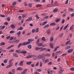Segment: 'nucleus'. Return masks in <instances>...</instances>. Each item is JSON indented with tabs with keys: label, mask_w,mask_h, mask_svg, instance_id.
<instances>
[{
	"label": "nucleus",
	"mask_w": 74,
	"mask_h": 74,
	"mask_svg": "<svg viewBox=\"0 0 74 74\" xmlns=\"http://www.w3.org/2000/svg\"><path fill=\"white\" fill-rule=\"evenodd\" d=\"M13 60H14V59H12L9 60V64L8 65L6 66L7 69H8V68H10V67L12 66V61Z\"/></svg>",
	"instance_id": "f257e3e1"
},
{
	"label": "nucleus",
	"mask_w": 74,
	"mask_h": 74,
	"mask_svg": "<svg viewBox=\"0 0 74 74\" xmlns=\"http://www.w3.org/2000/svg\"><path fill=\"white\" fill-rule=\"evenodd\" d=\"M23 62H24V61L22 60L20 62V64H18V65H19L20 66H23Z\"/></svg>",
	"instance_id": "f03ea898"
},
{
	"label": "nucleus",
	"mask_w": 74,
	"mask_h": 74,
	"mask_svg": "<svg viewBox=\"0 0 74 74\" xmlns=\"http://www.w3.org/2000/svg\"><path fill=\"white\" fill-rule=\"evenodd\" d=\"M26 71H27V69H25L23 72H21V73L22 74H26Z\"/></svg>",
	"instance_id": "7ed1b4c3"
},
{
	"label": "nucleus",
	"mask_w": 74,
	"mask_h": 74,
	"mask_svg": "<svg viewBox=\"0 0 74 74\" xmlns=\"http://www.w3.org/2000/svg\"><path fill=\"white\" fill-rule=\"evenodd\" d=\"M47 33L48 35H49L51 34V30L50 29H49L47 31Z\"/></svg>",
	"instance_id": "20e7f679"
},
{
	"label": "nucleus",
	"mask_w": 74,
	"mask_h": 74,
	"mask_svg": "<svg viewBox=\"0 0 74 74\" xmlns=\"http://www.w3.org/2000/svg\"><path fill=\"white\" fill-rule=\"evenodd\" d=\"M27 51H22L21 52V53L25 54L26 53H27Z\"/></svg>",
	"instance_id": "39448f33"
},
{
	"label": "nucleus",
	"mask_w": 74,
	"mask_h": 74,
	"mask_svg": "<svg viewBox=\"0 0 74 74\" xmlns=\"http://www.w3.org/2000/svg\"><path fill=\"white\" fill-rule=\"evenodd\" d=\"M46 48H42L41 47L40 49V51L41 52V51H45L46 49Z\"/></svg>",
	"instance_id": "423d86ee"
},
{
	"label": "nucleus",
	"mask_w": 74,
	"mask_h": 74,
	"mask_svg": "<svg viewBox=\"0 0 74 74\" xmlns=\"http://www.w3.org/2000/svg\"><path fill=\"white\" fill-rule=\"evenodd\" d=\"M32 18H29L28 19H27L25 21L26 22L28 21H31L32 20Z\"/></svg>",
	"instance_id": "0eeeda50"
},
{
	"label": "nucleus",
	"mask_w": 74,
	"mask_h": 74,
	"mask_svg": "<svg viewBox=\"0 0 74 74\" xmlns=\"http://www.w3.org/2000/svg\"><path fill=\"white\" fill-rule=\"evenodd\" d=\"M14 42H15L17 44L18 43V42H19L20 41V40L19 39H17L16 40H14Z\"/></svg>",
	"instance_id": "6e6552de"
},
{
	"label": "nucleus",
	"mask_w": 74,
	"mask_h": 74,
	"mask_svg": "<svg viewBox=\"0 0 74 74\" xmlns=\"http://www.w3.org/2000/svg\"><path fill=\"white\" fill-rule=\"evenodd\" d=\"M58 9L57 8H55L53 10V12H58Z\"/></svg>",
	"instance_id": "1a4fd4ad"
},
{
	"label": "nucleus",
	"mask_w": 74,
	"mask_h": 74,
	"mask_svg": "<svg viewBox=\"0 0 74 74\" xmlns=\"http://www.w3.org/2000/svg\"><path fill=\"white\" fill-rule=\"evenodd\" d=\"M49 44H50V48H53V43H50Z\"/></svg>",
	"instance_id": "9d476101"
},
{
	"label": "nucleus",
	"mask_w": 74,
	"mask_h": 74,
	"mask_svg": "<svg viewBox=\"0 0 74 74\" xmlns=\"http://www.w3.org/2000/svg\"><path fill=\"white\" fill-rule=\"evenodd\" d=\"M32 63V61L27 62H26V64H28V65H30Z\"/></svg>",
	"instance_id": "9b49d317"
},
{
	"label": "nucleus",
	"mask_w": 74,
	"mask_h": 74,
	"mask_svg": "<svg viewBox=\"0 0 74 74\" xmlns=\"http://www.w3.org/2000/svg\"><path fill=\"white\" fill-rule=\"evenodd\" d=\"M41 47H36L35 48V50L36 51H39L40 49H41Z\"/></svg>",
	"instance_id": "f8f14e48"
},
{
	"label": "nucleus",
	"mask_w": 74,
	"mask_h": 74,
	"mask_svg": "<svg viewBox=\"0 0 74 74\" xmlns=\"http://www.w3.org/2000/svg\"><path fill=\"white\" fill-rule=\"evenodd\" d=\"M73 49H69L68 51V53H71V52H73Z\"/></svg>",
	"instance_id": "ddd939ff"
},
{
	"label": "nucleus",
	"mask_w": 74,
	"mask_h": 74,
	"mask_svg": "<svg viewBox=\"0 0 74 74\" xmlns=\"http://www.w3.org/2000/svg\"><path fill=\"white\" fill-rule=\"evenodd\" d=\"M49 26V24H47L44 27L43 29H45V28H48V27Z\"/></svg>",
	"instance_id": "4468645a"
},
{
	"label": "nucleus",
	"mask_w": 74,
	"mask_h": 74,
	"mask_svg": "<svg viewBox=\"0 0 74 74\" xmlns=\"http://www.w3.org/2000/svg\"><path fill=\"white\" fill-rule=\"evenodd\" d=\"M13 55L14 57H16V58H18V55L17 53H14Z\"/></svg>",
	"instance_id": "2eb2a0df"
},
{
	"label": "nucleus",
	"mask_w": 74,
	"mask_h": 74,
	"mask_svg": "<svg viewBox=\"0 0 74 74\" xmlns=\"http://www.w3.org/2000/svg\"><path fill=\"white\" fill-rule=\"evenodd\" d=\"M42 58H43V56H42L41 55H40L37 57V59H41Z\"/></svg>",
	"instance_id": "dca6fc26"
},
{
	"label": "nucleus",
	"mask_w": 74,
	"mask_h": 74,
	"mask_svg": "<svg viewBox=\"0 0 74 74\" xmlns=\"http://www.w3.org/2000/svg\"><path fill=\"white\" fill-rule=\"evenodd\" d=\"M64 71V70L62 69H60L59 71V74H62V72Z\"/></svg>",
	"instance_id": "f3484780"
},
{
	"label": "nucleus",
	"mask_w": 74,
	"mask_h": 74,
	"mask_svg": "<svg viewBox=\"0 0 74 74\" xmlns=\"http://www.w3.org/2000/svg\"><path fill=\"white\" fill-rule=\"evenodd\" d=\"M28 42H31V41H34V39L33 38L29 39L28 40Z\"/></svg>",
	"instance_id": "a211bd4d"
},
{
	"label": "nucleus",
	"mask_w": 74,
	"mask_h": 74,
	"mask_svg": "<svg viewBox=\"0 0 74 74\" xmlns=\"http://www.w3.org/2000/svg\"><path fill=\"white\" fill-rule=\"evenodd\" d=\"M5 45V42H1V43H0V46H2L3 45Z\"/></svg>",
	"instance_id": "6ab92c4d"
},
{
	"label": "nucleus",
	"mask_w": 74,
	"mask_h": 74,
	"mask_svg": "<svg viewBox=\"0 0 74 74\" xmlns=\"http://www.w3.org/2000/svg\"><path fill=\"white\" fill-rule=\"evenodd\" d=\"M17 70H20V71H21L23 70V68L21 67H19L17 69Z\"/></svg>",
	"instance_id": "aec40b11"
},
{
	"label": "nucleus",
	"mask_w": 74,
	"mask_h": 74,
	"mask_svg": "<svg viewBox=\"0 0 74 74\" xmlns=\"http://www.w3.org/2000/svg\"><path fill=\"white\" fill-rule=\"evenodd\" d=\"M40 39L39 38H38L36 40V43L37 44H39L40 43Z\"/></svg>",
	"instance_id": "412c9836"
},
{
	"label": "nucleus",
	"mask_w": 74,
	"mask_h": 74,
	"mask_svg": "<svg viewBox=\"0 0 74 74\" xmlns=\"http://www.w3.org/2000/svg\"><path fill=\"white\" fill-rule=\"evenodd\" d=\"M11 28L12 29H14V28H15V26L14 25V24H12L10 26Z\"/></svg>",
	"instance_id": "4be33fe9"
},
{
	"label": "nucleus",
	"mask_w": 74,
	"mask_h": 74,
	"mask_svg": "<svg viewBox=\"0 0 74 74\" xmlns=\"http://www.w3.org/2000/svg\"><path fill=\"white\" fill-rule=\"evenodd\" d=\"M60 21V18H58L55 20V22H56L57 23L59 22V21Z\"/></svg>",
	"instance_id": "5701e85b"
},
{
	"label": "nucleus",
	"mask_w": 74,
	"mask_h": 74,
	"mask_svg": "<svg viewBox=\"0 0 74 74\" xmlns=\"http://www.w3.org/2000/svg\"><path fill=\"white\" fill-rule=\"evenodd\" d=\"M56 25V24L55 23H51L50 24V26H55Z\"/></svg>",
	"instance_id": "b1692460"
},
{
	"label": "nucleus",
	"mask_w": 74,
	"mask_h": 74,
	"mask_svg": "<svg viewBox=\"0 0 74 74\" xmlns=\"http://www.w3.org/2000/svg\"><path fill=\"white\" fill-rule=\"evenodd\" d=\"M27 15L26 14H23L22 16V18H25L27 16Z\"/></svg>",
	"instance_id": "393cba45"
},
{
	"label": "nucleus",
	"mask_w": 74,
	"mask_h": 74,
	"mask_svg": "<svg viewBox=\"0 0 74 74\" xmlns=\"http://www.w3.org/2000/svg\"><path fill=\"white\" fill-rule=\"evenodd\" d=\"M15 31L11 30L10 32V34H13L15 33Z\"/></svg>",
	"instance_id": "a878e982"
},
{
	"label": "nucleus",
	"mask_w": 74,
	"mask_h": 74,
	"mask_svg": "<svg viewBox=\"0 0 74 74\" xmlns=\"http://www.w3.org/2000/svg\"><path fill=\"white\" fill-rule=\"evenodd\" d=\"M63 36V34L61 33L58 36V37H59V38H60V37H62V36Z\"/></svg>",
	"instance_id": "bb28decb"
},
{
	"label": "nucleus",
	"mask_w": 74,
	"mask_h": 74,
	"mask_svg": "<svg viewBox=\"0 0 74 74\" xmlns=\"http://www.w3.org/2000/svg\"><path fill=\"white\" fill-rule=\"evenodd\" d=\"M27 47L29 49H31L32 48V45H29L27 46Z\"/></svg>",
	"instance_id": "cd10ccee"
},
{
	"label": "nucleus",
	"mask_w": 74,
	"mask_h": 74,
	"mask_svg": "<svg viewBox=\"0 0 74 74\" xmlns=\"http://www.w3.org/2000/svg\"><path fill=\"white\" fill-rule=\"evenodd\" d=\"M59 48V46H57V47H56L53 50L54 52L56 51L57 49H58V48Z\"/></svg>",
	"instance_id": "c85d7f7f"
},
{
	"label": "nucleus",
	"mask_w": 74,
	"mask_h": 74,
	"mask_svg": "<svg viewBox=\"0 0 74 74\" xmlns=\"http://www.w3.org/2000/svg\"><path fill=\"white\" fill-rule=\"evenodd\" d=\"M0 28L1 29H4L5 28V26H0Z\"/></svg>",
	"instance_id": "c756f323"
},
{
	"label": "nucleus",
	"mask_w": 74,
	"mask_h": 74,
	"mask_svg": "<svg viewBox=\"0 0 74 74\" xmlns=\"http://www.w3.org/2000/svg\"><path fill=\"white\" fill-rule=\"evenodd\" d=\"M68 26H69V24H68L66 26H65L64 27L63 30H65L66 29V28H67V27H68Z\"/></svg>",
	"instance_id": "7c9ffc66"
},
{
	"label": "nucleus",
	"mask_w": 74,
	"mask_h": 74,
	"mask_svg": "<svg viewBox=\"0 0 74 74\" xmlns=\"http://www.w3.org/2000/svg\"><path fill=\"white\" fill-rule=\"evenodd\" d=\"M69 42H70V40H69L68 41H67L66 42V43H65V45H67L69 44Z\"/></svg>",
	"instance_id": "2f4dec72"
},
{
	"label": "nucleus",
	"mask_w": 74,
	"mask_h": 74,
	"mask_svg": "<svg viewBox=\"0 0 74 74\" xmlns=\"http://www.w3.org/2000/svg\"><path fill=\"white\" fill-rule=\"evenodd\" d=\"M71 48V47L70 46H68L67 47L65 48V49H68Z\"/></svg>",
	"instance_id": "473e14b6"
},
{
	"label": "nucleus",
	"mask_w": 74,
	"mask_h": 74,
	"mask_svg": "<svg viewBox=\"0 0 74 74\" xmlns=\"http://www.w3.org/2000/svg\"><path fill=\"white\" fill-rule=\"evenodd\" d=\"M65 22V20H64V19H62V21L61 22L62 24H63V23H64Z\"/></svg>",
	"instance_id": "72a5a7b5"
},
{
	"label": "nucleus",
	"mask_w": 74,
	"mask_h": 74,
	"mask_svg": "<svg viewBox=\"0 0 74 74\" xmlns=\"http://www.w3.org/2000/svg\"><path fill=\"white\" fill-rule=\"evenodd\" d=\"M15 69H12V74H14L15 73Z\"/></svg>",
	"instance_id": "f704fd0d"
},
{
	"label": "nucleus",
	"mask_w": 74,
	"mask_h": 74,
	"mask_svg": "<svg viewBox=\"0 0 74 74\" xmlns=\"http://www.w3.org/2000/svg\"><path fill=\"white\" fill-rule=\"evenodd\" d=\"M42 45H43V44L42 43H39L38 45V47H41V46H42Z\"/></svg>",
	"instance_id": "c9c22d12"
},
{
	"label": "nucleus",
	"mask_w": 74,
	"mask_h": 74,
	"mask_svg": "<svg viewBox=\"0 0 74 74\" xmlns=\"http://www.w3.org/2000/svg\"><path fill=\"white\" fill-rule=\"evenodd\" d=\"M50 55L51 54H50V53H48L45 55V56H50Z\"/></svg>",
	"instance_id": "e433bc0d"
},
{
	"label": "nucleus",
	"mask_w": 74,
	"mask_h": 74,
	"mask_svg": "<svg viewBox=\"0 0 74 74\" xmlns=\"http://www.w3.org/2000/svg\"><path fill=\"white\" fill-rule=\"evenodd\" d=\"M47 21H45L43 23L42 25L43 26L44 25H46V24H47Z\"/></svg>",
	"instance_id": "4c0bfd02"
},
{
	"label": "nucleus",
	"mask_w": 74,
	"mask_h": 74,
	"mask_svg": "<svg viewBox=\"0 0 74 74\" xmlns=\"http://www.w3.org/2000/svg\"><path fill=\"white\" fill-rule=\"evenodd\" d=\"M68 11H69L70 12H73V9L72 8H69L68 9Z\"/></svg>",
	"instance_id": "58836bf2"
},
{
	"label": "nucleus",
	"mask_w": 74,
	"mask_h": 74,
	"mask_svg": "<svg viewBox=\"0 0 74 74\" xmlns=\"http://www.w3.org/2000/svg\"><path fill=\"white\" fill-rule=\"evenodd\" d=\"M7 61H8L7 59H6L4 60L3 62L5 63H7Z\"/></svg>",
	"instance_id": "ea45409f"
},
{
	"label": "nucleus",
	"mask_w": 74,
	"mask_h": 74,
	"mask_svg": "<svg viewBox=\"0 0 74 74\" xmlns=\"http://www.w3.org/2000/svg\"><path fill=\"white\" fill-rule=\"evenodd\" d=\"M21 45H22V43H20L19 44V45H18V48H20V47H21Z\"/></svg>",
	"instance_id": "a19ab883"
},
{
	"label": "nucleus",
	"mask_w": 74,
	"mask_h": 74,
	"mask_svg": "<svg viewBox=\"0 0 74 74\" xmlns=\"http://www.w3.org/2000/svg\"><path fill=\"white\" fill-rule=\"evenodd\" d=\"M74 28V27H73V25H72L71 27L70 28V30H71L73 29Z\"/></svg>",
	"instance_id": "79ce46f5"
},
{
	"label": "nucleus",
	"mask_w": 74,
	"mask_h": 74,
	"mask_svg": "<svg viewBox=\"0 0 74 74\" xmlns=\"http://www.w3.org/2000/svg\"><path fill=\"white\" fill-rule=\"evenodd\" d=\"M41 4H37L36 5V7H41Z\"/></svg>",
	"instance_id": "37998d69"
},
{
	"label": "nucleus",
	"mask_w": 74,
	"mask_h": 74,
	"mask_svg": "<svg viewBox=\"0 0 74 74\" xmlns=\"http://www.w3.org/2000/svg\"><path fill=\"white\" fill-rule=\"evenodd\" d=\"M16 4V2H14L12 3L13 5H15Z\"/></svg>",
	"instance_id": "c03bdc74"
},
{
	"label": "nucleus",
	"mask_w": 74,
	"mask_h": 74,
	"mask_svg": "<svg viewBox=\"0 0 74 74\" xmlns=\"http://www.w3.org/2000/svg\"><path fill=\"white\" fill-rule=\"evenodd\" d=\"M16 52H17V53H21L20 51V50H16Z\"/></svg>",
	"instance_id": "a18cd8bd"
},
{
	"label": "nucleus",
	"mask_w": 74,
	"mask_h": 74,
	"mask_svg": "<svg viewBox=\"0 0 74 74\" xmlns=\"http://www.w3.org/2000/svg\"><path fill=\"white\" fill-rule=\"evenodd\" d=\"M29 8H31L32 7V4L30 3L29 4Z\"/></svg>",
	"instance_id": "49530a36"
},
{
	"label": "nucleus",
	"mask_w": 74,
	"mask_h": 74,
	"mask_svg": "<svg viewBox=\"0 0 74 74\" xmlns=\"http://www.w3.org/2000/svg\"><path fill=\"white\" fill-rule=\"evenodd\" d=\"M7 20L8 22H10V18L9 17H7Z\"/></svg>",
	"instance_id": "de8ad7c7"
},
{
	"label": "nucleus",
	"mask_w": 74,
	"mask_h": 74,
	"mask_svg": "<svg viewBox=\"0 0 74 74\" xmlns=\"http://www.w3.org/2000/svg\"><path fill=\"white\" fill-rule=\"evenodd\" d=\"M23 29V27H20L18 29V30H22Z\"/></svg>",
	"instance_id": "09e8293b"
},
{
	"label": "nucleus",
	"mask_w": 74,
	"mask_h": 74,
	"mask_svg": "<svg viewBox=\"0 0 74 74\" xmlns=\"http://www.w3.org/2000/svg\"><path fill=\"white\" fill-rule=\"evenodd\" d=\"M13 38H14L13 37H11L9 39V40H10V41H12V40H13Z\"/></svg>",
	"instance_id": "8fccbe9b"
},
{
	"label": "nucleus",
	"mask_w": 74,
	"mask_h": 74,
	"mask_svg": "<svg viewBox=\"0 0 74 74\" xmlns=\"http://www.w3.org/2000/svg\"><path fill=\"white\" fill-rule=\"evenodd\" d=\"M67 55V53H64V54H62V57H64V56H66V55Z\"/></svg>",
	"instance_id": "3c124183"
},
{
	"label": "nucleus",
	"mask_w": 74,
	"mask_h": 74,
	"mask_svg": "<svg viewBox=\"0 0 74 74\" xmlns=\"http://www.w3.org/2000/svg\"><path fill=\"white\" fill-rule=\"evenodd\" d=\"M70 70L71 71H74V68L73 67L72 68H71L70 69Z\"/></svg>",
	"instance_id": "603ef678"
},
{
	"label": "nucleus",
	"mask_w": 74,
	"mask_h": 74,
	"mask_svg": "<svg viewBox=\"0 0 74 74\" xmlns=\"http://www.w3.org/2000/svg\"><path fill=\"white\" fill-rule=\"evenodd\" d=\"M42 41H45V37H42Z\"/></svg>",
	"instance_id": "864d4df0"
},
{
	"label": "nucleus",
	"mask_w": 74,
	"mask_h": 74,
	"mask_svg": "<svg viewBox=\"0 0 74 74\" xmlns=\"http://www.w3.org/2000/svg\"><path fill=\"white\" fill-rule=\"evenodd\" d=\"M49 61V60H48L47 59L46 60H45V63H47Z\"/></svg>",
	"instance_id": "5fc2aeb1"
},
{
	"label": "nucleus",
	"mask_w": 74,
	"mask_h": 74,
	"mask_svg": "<svg viewBox=\"0 0 74 74\" xmlns=\"http://www.w3.org/2000/svg\"><path fill=\"white\" fill-rule=\"evenodd\" d=\"M22 45H26V43H25V42H23L22 43Z\"/></svg>",
	"instance_id": "6e6d98bb"
},
{
	"label": "nucleus",
	"mask_w": 74,
	"mask_h": 74,
	"mask_svg": "<svg viewBox=\"0 0 74 74\" xmlns=\"http://www.w3.org/2000/svg\"><path fill=\"white\" fill-rule=\"evenodd\" d=\"M35 32H36V31L35 30V29H33L32 30V33H35Z\"/></svg>",
	"instance_id": "4d7b16f0"
},
{
	"label": "nucleus",
	"mask_w": 74,
	"mask_h": 74,
	"mask_svg": "<svg viewBox=\"0 0 74 74\" xmlns=\"http://www.w3.org/2000/svg\"><path fill=\"white\" fill-rule=\"evenodd\" d=\"M26 58H27V59L31 58H32V56H27Z\"/></svg>",
	"instance_id": "13d9d810"
},
{
	"label": "nucleus",
	"mask_w": 74,
	"mask_h": 74,
	"mask_svg": "<svg viewBox=\"0 0 74 74\" xmlns=\"http://www.w3.org/2000/svg\"><path fill=\"white\" fill-rule=\"evenodd\" d=\"M39 32V31H38V28H37L36 29V33H38Z\"/></svg>",
	"instance_id": "bf43d9fd"
},
{
	"label": "nucleus",
	"mask_w": 74,
	"mask_h": 74,
	"mask_svg": "<svg viewBox=\"0 0 74 74\" xmlns=\"http://www.w3.org/2000/svg\"><path fill=\"white\" fill-rule=\"evenodd\" d=\"M9 43H14V40L11 41H9Z\"/></svg>",
	"instance_id": "052dcab7"
},
{
	"label": "nucleus",
	"mask_w": 74,
	"mask_h": 74,
	"mask_svg": "<svg viewBox=\"0 0 74 74\" xmlns=\"http://www.w3.org/2000/svg\"><path fill=\"white\" fill-rule=\"evenodd\" d=\"M35 64H32L31 65V67H34Z\"/></svg>",
	"instance_id": "680f3d73"
},
{
	"label": "nucleus",
	"mask_w": 74,
	"mask_h": 74,
	"mask_svg": "<svg viewBox=\"0 0 74 74\" xmlns=\"http://www.w3.org/2000/svg\"><path fill=\"white\" fill-rule=\"evenodd\" d=\"M52 64V62H49L48 63V64L49 65H51V64Z\"/></svg>",
	"instance_id": "e2e57ef3"
},
{
	"label": "nucleus",
	"mask_w": 74,
	"mask_h": 74,
	"mask_svg": "<svg viewBox=\"0 0 74 74\" xmlns=\"http://www.w3.org/2000/svg\"><path fill=\"white\" fill-rule=\"evenodd\" d=\"M21 32L20 31H19L17 33V34H18V35H19L21 34Z\"/></svg>",
	"instance_id": "0e129e2a"
},
{
	"label": "nucleus",
	"mask_w": 74,
	"mask_h": 74,
	"mask_svg": "<svg viewBox=\"0 0 74 74\" xmlns=\"http://www.w3.org/2000/svg\"><path fill=\"white\" fill-rule=\"evenodd\" d=\"M37 70L39 72H41V71H42V70H41V69H37Z\"/></svg>",
	"instance_id": "69168bd1"
},
{
	"label": "nucleus",
	"mask_w": 74,
	"mask_h": 74,
	"mask_svg": "<svg viewBox=\"0 0 74 74\" xmlns=\"http://www.w3.org/2000/svg\"><path fill=\"white\" fill-rule=\"evenodd\" d=\"M36 56H34L33 60H36Z\"/></svg>",
	"instance_id": "338daca9"
},
{
	"label": "nucleus",
	"mask_w": 74,
	"mask_h": 74,
	"mask_svg": "<svg viewBox=\"0 0 74 74\" xmlns=\"http://www.w3.org/2000/svg\"><path fill=\"white\" fill-rule=\"evenodd\" d=\"M61 52V51H57L56 52V54H58V53H60Z\"/></svg>",
	"instance_id": "774afa93"
}]
</instances>
